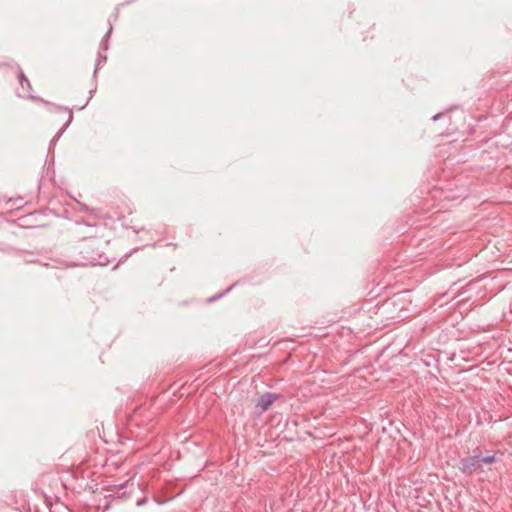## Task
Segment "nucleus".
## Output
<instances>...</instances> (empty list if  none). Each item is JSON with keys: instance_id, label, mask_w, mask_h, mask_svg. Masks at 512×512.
I'll return each instance as SVG.
<instances>
[{"instance_id": "nucleus-2", "label": "nucleus", "mask_w": 512, "mask_h": 512, "mask_svg": "<svg viewBox=\"0 0 512 512\" xmlns=\"http://www.w3.org/2000/svg\"><path fill=\"white\" fill-rule=\"evenodd\" d=\"M275 399V395L271 393H266L259 398L257 408H259L261 412H264L272 405Z\"/></svg>"}, {"instance_id": "nucleus-3", "label": "nucleus", "mask_w": 512, "mask_h": 512, "mask_svg": "<svg viewBox=\"0 0 512 512\" xmlns=\"http://www.w3.org/2000/svg\"><path fill=\"white\" fill-rule=\"evenodd\" d=\"M480 461H482L484 463H493L495 461V457L494 456H485V457L480 458Z\"/></svg>"}, {"instance_id": "nucleus-1", "label": "nucleus", "mask_w": 512, "mask_h": 512, "mask_svg": "<svg viewBox=\"0 0 512 512\" xmlns=\"http://www.w3.org/2000/svg\"><path fill=\"white\" fill-rule=\"evenodd\" d=\"M480 457L479 456H470L462 459L461 461V471L463 473L471 474L479 467Z\"/></svg>"}]
</instances>
